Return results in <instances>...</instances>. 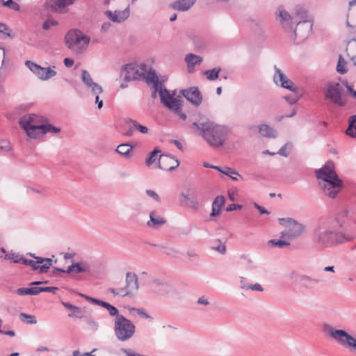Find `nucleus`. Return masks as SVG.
<instances>
[{"label":"nucleus","instance_id":"obj_1","mask_svg":"<svg viewBox=\"0 0 356 356\" xmlns=\"http://www.w3.org/2000/svg\"><path fill=\"white\" fill-rule=\"evenodd\" d=\"M356 235L334 229L325 221L319 222L312 232V241L319 248H328L353 241Z\"/></svg>","mask_w":356,"mask_h":356},{"label":"nucleus","instance_id":"obj_2","mask_svg":"<svg viewBox=\"0 0 356 356\" xmlns=\"http://www.w3.org/2000/svg\"><path fill=\"white\" fill-rule=\"evenodd\" d=\"M192 128L196 129V133L204 138L213 148H219L224 145L227 136L225 127L217 124L214 122L205 120L193 122Z\"/></svg>","mask_w":356,"mask_h":356},{"label":"nucleus","instance_id":"obj_3","mask_svg":"<svg viewBox=\"0 0 356 356\" xmlns=\"http://www.w3.org/2000/svg\"><path fill=\"white\" fill-rule=\"evenodd\" d=\"M316 176L320 181V185L325 195L334 198L343 187V182L334 171L332 161H327L316 171Z\"/></svg>","mask_w":356,"mask_h":356},{"label":"nucleus","instance_id":"obj_4","mask_svg":"<svg viewBox=\"0 0 356 356\" xmlns=\"http://www.w3.org/2000/svg\"><path fill=\"white\" fill-rule=\"evenodd\" d=\"M90 41V37L78 29L69 31L65 36L66 46L76 55L83 54L87 50Z\"/></svg>","mask_w":356,"mask_h":356},{"label":"nucleus","instance_id":"obj_5","mask_svg":"<svg viewBox=\"0 0 356 356\" xmlns=\"http://www.w3.org/2000/svg\"><path fill=\"white\" fill-rule=\"evenodd\" d=\"M323 331L329 335L340 346L356 353V338L343 330H337L328 323L323 325Z\"/></svg>","mask_w":356,"mask_h":356},{"label":"nucleus","instance_id":"obj_6","mask_svg":"<svg viewBox=\"0 0 356 356\" xmlns=\"http://www.w3.org/2000/svg\"><path fill=\"white\" fill-rule=\"evenodd\" d=\"M323 331L329 335L340 346L356 353V338L343 330H337L328 323L323 325Z\"/></svg>","mask_w":356,"mask_h":356},{"label":"nucleus","instance_id":"obj_7","mask_svg":"<svg viewBox=\"0 0 356 356\" xmlns=\"http://www.w3.org/2000/svg\"><path fill=\"white\" fill-rule=\"evenodd\" d=\"M47 119L43 116L30 113L22 116L19 123L31 138H38L41 136L42 130L36 129L44 125Z\"/></svg>","mask_w":356,"mask_h":356},{"label":"nucleus","instance_id":"obj_8","mask_svg":"<svg viewBox=\"0 0 356 356\" xmlns=\"http://www.w3.org/2000/svg\"><path fill=\"white\" fill-rule=\"evenodd\" d=\"M135 330L134 324L124 316L115 318L114 333L119 341H125L131 339L135 332Z\"/></svg>","mask_w":356,"mask_h":356},{"label":"nucleus","instance_id":"obj_9","mask_svg":"<svg viewBox=\"0 0 356 356\" xmlns=\"http://www.w3.org/2000/svg\"><path fill=\"white\" fill-rule=\"evenodd\" d=\"M138 287L137 275L135 273L128 272L126 274V286L124 287L119 289L109 288L108 291L115 296L126 297L135 293Z\"/></svg>","mask_w":356,"mask_h":356},{"label":"nucleus","instance_id":"obj_10","mask_svg":"<svg viewBox=\"0 0 356 356\" xmlns=\"http://www.w3.org/2000/svg\"><path fill=\"white\" fill-rule=\"evenodd\" d=\"M293 17L294 23L298 25V31H300L302 28L304 29V33L300 34V40L307 38L312 31V22L309 19L305 9L299 6H296Z\"/></svg>","mask_w":356,"mask_h":356},{"label":"nucleus","instance_id":"obj_11","mask_svg":"<svg viewBox=\"0 0 356 356\" xmlns=\"http://www.w3.org/2000/svg\"><path fill=\"white\" fill-rule=\"evenodd\" d=\"M147 72V65L140 64H126L122 67L120 76L126 81L143 79V76Z\"/></svg>","mask_w":356,"mask_h":356},{"label":"nucleus","instance_id":"obj_12","mask_svg":"<svg viewBox=\"0 0 356 356\" xmlns=\"http://www.w3.org/2000/svg\"><path fill=\"white\" fill-rule=\"evenodd\" d=\"M325 97L339 106H344L347 103L343 88L339 83H328L325 92Z\"/></svg>","mask_w":356,"mask_h":356},{"label":"nucleus","instance_id":"obj_13","mask_svg":"<svg viewBox=\"0 0 356 356\" xmlns=\"http://www.w3.org/2000/svg\"><path fill=\"white\" fill-rule=\"evenodd\" d=\"M25 65L40 80L47 81L56 75V67H43L37 63L26 60Z\"/></svg>","mask_w":356,"mask_h":356},{"label":"nucleus","instance_id":"obj_14","mask_svg":"<svg viewBox=\"0 0 356 356\" xmlns=\"http://www.w3.org/2000/svg\"><path fill=\"white\" fill-rule=\"evenodd\" d=\"M280 224L289 229L291 238H297L303 234L306 231V227L292 218H279Z\"/></svg>","mask_w":356,"mask_h":356},{"label":"nucleus","instance_id":"obj_15","mask_svg":"<svg viewBox=\"0 0 356 356\" xmlns=\"http://www.w3.org/2000/svg\"><path fill=\"white\" fill-rule=\"evenodd\" d=\"M274 70L275 74L273 76V81L276 85L288 89L292 92H298V88L294 85L292 81L288 79L286 74L280 68L275 65Z\"/></svg>","mask_w":356,"mask_h":356},{"label":"nucleus","instance_id":"obj_16","mask_svg":"<svg viewBox=\"0 0 356 356\" xmlns=\"http://www.w3.org/2000/svg\"><path fill=\"white\" fill-rule=\"evenodd\" d=\"M276 19L280 23L283 29L287 31H291L296 23H294L293 15H291L282 6H280L277 8Z\"/></svg>","mask_w":356,"mask_h":356},{"label":"nucleus","instance_id":"obj_17","mask_svg":"<svg viewBox=\"0 0 356 356\" xmlns=\"http://www.w3.org/2000/svg\"><path fill=\"white\" fill-rule=\"evenodd\" d=\"M29 255L35 259V260L31 259L29 262V266L33 270H39L40 273H43L47 272L52 266L53 261L50 258L36 257L31 253H30Z\"/></svg>","mask_w":356,"mask_h":356},{"label":"nucleus","instance_id":"obj_18","mask_svg":"<svg viewBox=\"0 0 356 356\" xmlns=\"http://www.w3.org/2000/svg\"><path fill=\"white\" fill-rule=\"evenodd\" d=\"M183 96L191 104L197 106L201 104L202 101V94L197 87L183 90L181 91Z\"/></svg>","mask_w":356,"mask_h":356},{"label":"nucleus","instance_id":"obj_19","mask_svg":"<svg viewBox=\"0 0 356 356\" xmlns=\"http://www.w3.org/2000/svg\"><path fill=\"white\" fill-rule=\"evenodd\" d=\"M179 165V161L173 156L170 155H160L159 156V165L161 169L172 171L176 169Z\"/></svg>","mask_w":356,"mask_h":356},{"label":"nucleus","instance_id":"obj_20","mask_svg":"<svg viewBox=\"0 0 356 356\" xmlns=\"http://www.w3.org/2000/svg\"><path fill=\"white\" fill-rule=\"evenodd\" d=\"M104 15L113 22L121 23L129 17V8L127 7L123 10H106L104 12Z\"/></svg>","mask_w":356,"mask_h":356},{"label":"nucleus","instance_id":"obj_21","mask_svg":"<svg viewBox=\"0 0 356 356\" xmlns=\"http://www.w3.org/2000/svg\"><path fill=\"white\" fill-rule=\"evenodd\" d=\"M73 3V0H47L44 6L52 11L63 13L66 12V6L72 5Z\"/></svg>","mask_w":356,"mask_h":356},{"label":"nucleus","instance_id":"obj_22","mask_svg":"<svg viewBox=\"0 0 356 356\" xmlns=\"http://www.w3.org/2000/svg\"><path fill=\"white\" fill-rule=\"evenodd\" d=\"M180 195L187 202L186 206L191 209L197 211L201 207L200 202L196 198L195 191L190 193V189H187L186 192H182Z\"/></svg>","mask_w":356,"mask_h":356},{"label":"nucleus","instance_id":"obj_23","mask_svg":"<svg viewBox=\"0 0 356 356\" xmlns=\"http://www.w3.org/2000/svg\"><path fill=\"white\" fill-rule=\"evenodd\" d=\"M159 97L161 102L168 109H172L174 108V105L180 101L179 99L174 97L172 95H170L165 87L160 89Z\"/></svg>","mask_w":356,"mask_h":356},{"label":"nucleus","instance_id":"obj_24","mask_svg":"<svg viewBox=\"0 0 356 356\" xmlns=\"http://www.w3.org/2000/svg\"><path fill=\"white\" fill-rule=\"evenodd\" d=\"M91 271L90 265L86 261H80L74 263L72 265L69 266L65 270V273H90Z\"/></svg>","mask_w":356,"mask_h":356},{"label":"nucleus","instance_id":"obj_25","mask_svg":"<svg viewBox=\"0 0 356 356\" xmlns=\"http://www.w3.org/2000/svg\"><path fill=\"white\" fill-rule=\"evenodd\" d=\"M166 223V220L158 214L156 211L149 213V220L147 222V226L152 229H159Z\"/></svg>","mask_w":356,"mask_h":356},{"label":"nucleus","instance_id":"obj_26","mask_svg":"<svg viewBox=\"0 0 356 356\" xmlns=\"http://www.w3.org/2000/svg\"><path fill=\"white\" fill-rule=\"evenodd\" d=\"M195 0H177L169 5L175 10L185 12L188 10L195 3Z\"/></svg>","mask_w":356,"mask_h":356},{"label":"nucleus","instance_id":"obj_27","mask_svg":"<svg viewBox=\"0 0 356 356\" xmlns=\"http://www.w3.org/2000/svg\"><path fill=\"white\" fill-rule=\"evenodd\" d=\"M346 25L348 27H354L356 26V0H353L349 2Z\"/></svg>","mask_w":356,"mask_h":356},{"label":"nucleus","instance_id":"obj_28","mask_svg":"<svg viewBox=\"0 0 356 356\" xmlns=\"http://www.w3.org/2000/svg\"><path fill=\"white\" fill-rule=\"evenodd\" d=\"M259 134L264 138H275L277 137L276 130L267 124H261L258 126Z\"/></svg>","mask_w":356,"mask_h":356},{"label":"nucleus","instance_id":"obj_29","mask_svg":"<svg viewBox=\"0 0 356 356\" xmlns=\"http://www.w3.org/2000/svg\"><path fill=\"white\" fill-rule=\"evenodd\" d=\"M299 282L302 287L307 289H314V286L320 282V280L306 275H302L299 276Z\"/></svg>","mask_w":356,"mask_h":356},{"label":"nucleus","instance_id":"obj_30","mask_svg":"<svg viewBox=\"0 0 356 356\" xmlns=\"http://www.w3.org/2000/svg\"><path fill=\"white\" fill-rule=\"evenodd\" d=\"M185 61L187 63L188 72L191 73L193 72L194 67L196 65L201 64L202 58L193 54H188L185 57Z\"/></svg>","mask_w":356,"mask_h":356},{"label":"nucleus","instance_id":"obj_31","mask_svg":"<svg viewBox=\"0 0 356 356\" xmlns=\"http://www.w3.org/2000/svg\"><path fill=\"white\" fill-rule=\"evenodd\" d=\"M143 80H145L146 83L149 86H159V84H162L158 78V76L152 68H149V70H147L145 76H143Z\"/></svg>","mask_w":356,"mask_h":356},{"label":"nucleus","instance_id":"obj_32","mask_svg":"<svg viewBox=\"0 0 356 356\" xmlns=\"http://www.w3.org/2000/svg\"><path fill=\"white\" fill-rule=\"evenodd\" d=\"M225 202V198L222 195H218L212 203V211L211 216H218L221 211L222 207L224 206Z\"/></svg>","mask_w":356,"mask_h":356},{"label":"nucleus","instance_id":"obj_33","mask_svg":"<svg viewBox=\"0 0 356 356\" xmlns=\"http://www.w3.org/2000/svg\"><path fill=\"white\" fill-rule=\"evenodd\" d=\"M36 129L42 130L41 131V136L47 133L57 134V133L60 132V128L58 127H55V126L51 124L50 123H49V121L47 119L44 125H41L40 127H38Z\"/></svg>","mask_w":356,"mask_h":356},{"label":"nucleus","instance_id":"obj_34","mask_svg":"<svg viewBox=\"0 0 356 356\" xmlns=\"http://www.w3.org/2000/svg\"><path fill=\"white\" fill-rule=\"evenodd\" d=\"M36 129L42 130L41 131V136L47 133L57 134V133L60 132V128L58 127H55V126L51 124L50 123H49V121L47 119L44 125H41L40 127H38Z\"/></svg>","mask_w":356,"mask_h":356},{"label":"nucleus","instance_id":"obj_35","mask_svg":"<svg viewBox=\"0 0 356 356\" xmlns=\"http://www.w3.org/2000/svg\"><path fill=\"white\" fill-rule=\"evenodd\" d=\"M346 134L353 138H356V114L349 117L348 127Z\"/></svg>","mask_w":356,"mask_h":356},{"label":"nucleus","instance_id":"obj_36","mask_svg":"<svg viewBox=\"0 0 356 356\" xmlns=\"http://www.w3.org/2000/svg\"><path fill=\"white\" fill-rule=\"evenodd\" d=\"M170 286L166 283L161 282L157 280L154 281L152 284V290L160 295H164Z\"/></svg>","mask_w":356,"mask_h":356},{"label":"nucleus","instance_id":"obj_37","mask_svg":"<svg viewBox=\"0 0 356 356\" xmlns=\"http://www.w3.org/2000/svg\"><path fill=\"white\" fill-rule=\"evenodd\" d=\"M296 27L293 31L291 32L290 35V40L296 44H300L306 38L303 40H300V34L304 33V29L302 28L300 31H298V25L296 24Z\"/></svg>","mask_w":356,"mask_h":356},{"label":"nucleus","instance_id":"obj_38","mask_svg":"<svg viewBox=\"0 0 356 356\" xmlns=\"http://www.w3.org/2000/svg\"><path fill=\"white\" fill-rule=\"evenodd\" d=\"M161 152V150L155 148L152 152H151L145 160V164L147 166L151 165L152 163L156 162V161H159V154Z\"/></svg>","mask_w":356,"mask_h":356},{"label":"nucleus","instance_id":"obj_39","mask_svg":"<svg viewBox=\"0 0 356 356\" xmlns=\"http://www.w3.org/2000/svg\"><path fill=\"white\" fill-rule=\"evenodd\" d=\"M221 71L220 67H215L211 70H207L204 72L207 79L209 81L216 80L219 77V74Z\"/></svg>","mask_w":356,"mask_h":356},{"label":"nucleus","instance_id":"obj_40","mask_svg":"<svg viewBox=\"0 0 356 356\" xmlns=\"http://www.w3.org/2000/svg\"><path fill=\"white\" fill-rule=\"evenodd\" d=\"M133 147L129 145L128 143H124L118 145L115 149L116 152L124 156H129V153L131 151Z\"/></svg>","mask_w":356,"mask_h":356},{"label":"nucleus","instance_id":"obj_41","mask_svg":"<svg viewBox=\"0 0 356 356\" xmlns=\"http://www.w3.org/2000/svg\"><path fill=\"white\" fill-rule=\"evenodd\" d=\"M337 71L341 74H344L348 71L346 67V62L341 55L339 57V60L337 65Z\"/></svg>","mask_w":356,"mask_h":356},{"label":"nucleus","instance_id":"obj_42","mask_svg":"<svg viewBox=\"0 0 356 356\" xmlns=\"http://www.w3.org/2000/svg\"><path fill=\"white\" fill-rule=\"evenodd\" d=\"M81 81L86 87L91 86L94 82L90 74L86 70L81 71Z\"/></svg>","mask_w":356,"mask_h":356},{"label":"nucleus","instance_id":"obj_43","mask_svg":"<svg viewBox=\"0 0 356 356\" xmlns=\"http://www.w3.org/2000/svg\"><path fill=\"white\" fill-rule=\"evenodd\" d=\"M19 319L22 321L26 322L29 324H36L37 320L35 316L27 314L25 313H21L19 314Z\"/></svg>","mask_w":356,"mask_h":356},{"label":"nucleus","instance_id":"obj_44","mask_svg":"<svg viewBox=\"0 0 356 356\" xmlns=\"http://www.w3.org/2000/svg\"><path fill=\"white\" fill-rule=\"evenodd\" d=\"M170 110L172 111L182 120H186V118H187L186 115L185 113H182V111H181V101H179L175 105H174V108H172Z\"/></svg>","mask_w":356,"mask_h":356},{"label":"nucleus","instance_id":"obj_45","mask_svg":"<svg viewBox=\"0 0 356 356\" xmlns=\"http://www.w3.org/2000/svg\"><path fill=\"white\" fill-rule=\"evenodd\" d=\"M222 174L229 176L233 180H238V177L241 178V176L231 168H225V172H222Z\"/></svg>","mask_w":356,"mask_h":356},{"label":"nucleus","instance_id":"obj_46","mask_svg":"<svg viewBox=\"0 0 356 356\" xmlns=\"http://www.w3.org/2000/svg\"><path fill=\"white\" fill-rule=\"evenodd\" d=\"M93 95H100L103 92L102 87L98 83L93 82L91 86L87 87Z\"/></svg>","mask_w":356,"mask_h":356},{"label":"nucleus","instance_id":"obj_47","mask_svg":"<svg viewBox=\"0 0 356 356\" xmlns=\"http://www.w3.org/2000/svg\"><path fill=\"white\" fill-rule=\"evenodd\" d=\"M242 289H251L252 291H256L261 292L264 291V288L260 284L256 283L254 284H243L241 286Z\"/></svg>","mask_w":356,"mask_h":356},{"label":"nucleus","instance_id":"obj_48","mask_svg":"<svg viewBox=\"0 0 356 356\" xmlns=\"http://www.w3.org/2000/svg\"><path fill=\"white\" fill-rule=\"evenodd\" d=\"M130 123L131 124L133 127H134L136 129H137L140 133H142V134L147 133L148 129L146 127L139 124L137 121L131 120Z\"/></svg>","mask_w":356,"mask_h":356},{"label":"nucleus","instance_id":"obj_49","mask_svg":"<svg viewBox=\"0 0 356 356\" xmlns=\"http://www.w3.org/2000/svg\"><path fill=\"white\" fill-rule=\"evenodd\" d=\"M268 243L273 246H277L279 248H284L285 246H289L290 243L283 240H275L271 239L268 241Z\"/></svg>","mask_w":356,"mask_h":356},{"label":"nucleus","instance_id":"obj_50","mask_svg":"<svg viewBox=\"0 0 356 356\" xmlns=\"http://www.w3.org/2000/svg\"><path fill=\"white\" fill-rule=\"evenodd\" d=\"M2 1L4 6L10 8L14 10H19L20 8L19 5L14 2L13 0H2Z\"/></svg>","mask_w":356,"mask_h":356},{"label":"nucleus","instance_id":"obj_51","mask_svg":"<svg viewBox=\"0 0 356 356\" xmlns=\"http://www.w3.org/2000/svg\"><path fill=\"white\" fill-rule=\"evenodd\" d=\"M106 309L108 310L111 316L115 317V318H118V316H122V314H119L118 309L111 304H108Z\"/></svg>","mask_w":356,"mask_h":356},{"label":"nucleus","instance_id":"obj_52","mask_svg":"<svg viewBox=\"0 0 356 356\" xmlns=\"http://www.w3.org/2000/svg\"><path fill=\"white\" fill-rule=\"evenodd\" d=\"M86 324L90 327L91 330L95 332L98 329L97 323L92 318H87L86 320Z\"/></svg>","mask_w":356,"mask_h":356},{"label":"nucleus","instance_id":"obj_53","mask_svg":"<svg viewBox=\"0 0 356 356\" xmlns=\"http://www.w3.org/2000/svg\"><path fill=\"white\" fill-rule=\"evenodd\" d=\"M58 25V22L54 19L49 18L47 19L42 25V29L44 30H48L51 28V26Z\"/></svg>","mask_w":356,"mask_h":356},{"label":"nucleus","instance_id":"obj_54","mask_svg":"<svg viewBox=\"0 0 356 356\" xmlns=\"http://www.w3.org/2000/svg\"><path fill=\"white\" fill-rule=\"evenodd\" d=\"M10 150L11 146L10 142L5 140L0 141V153L4 152H9Z\"/></svg>","mask_w":356,"mask_h":356},{"label":"nucleus","instance_id":"obj_55","mask_svg":"<svg viewBox=\"0 0 356 356\" xmlns=\"http://www.w3.org/2000/svg\"><path fill=\"white\" fill-rule=\"evenodd\" d=\"M145 193L149 197L153 198L156 202H161V198H160L159 195L154 191L151 190V189H147L145 191Z\"/></svg>","mask_w":356,"mask_h":356},{"label":"nucleus","instance_id":"obj_56","mask_svg":"<svg viewBox=\"0 0 356 356\" xmlns=\"http://www.w3.org/2000/svg\"><path fill=\"white\" fill-rule=\"evenodd\" d=\"M342 84L346 86L350 97L356 99V91L353 88L352 86L349 85L346 81H343Z\"/></svg>","mask_w":356,"mask_h":356},{"label":"nucleus","instance_id":"obj_57","mask_svg":"<svg viewBox=\"0 0 356 356\" xmlns=\"http://www.w3.org/2000/svg\"><path fill=\"white\" fill-rule=\"evenodd\" d=\"M218 242L219 243V245L216 247H213L212 248L219 252L220 254H224L226 252V246L225 243H222L220 240H218Z\"/></svg>","mask_w":356,"mask_h":356},{"label":"nucleus","instance_id":"obj_58","mask_svg":"<svg viewBox=\"0 0 356 356\" xmlns=\"http://www.w3.org/2000/svg\"><path fill=\"white\" fill-rule=\"evenodd\" d=\"M165 86L163 84H159V86H152V97L155 99L157 97V93L159 94L160 89L163 88Z\"/></svg>","mask_w":356,"mask_h":356},{"label":"nucleus","instance_id":"obj_59","mask_svg":"<svg viewBox=\"0 0 356 356\" xmlns=\"http://www.w3.org/2000/svg\"><path fill=\"white\" fill-rule=\"evenodd\" d=\"M62 305L67 309L72 310L77 313L81 312V309L79 307H76V306L70 304V302H62Z\"/></svg>","mask_w":356,"mask_h":356},{"label":"nucleus","instance_id":"obj_60","mask_svg":"<svg viewBox=\"0 0 356 356\" xmlns=\"http://www.w3.org/2000/svg\"><path fill=\"white\" fill-rule=\"evenodd\" d=\"M21 257L22 256H20L19 254H16L15 253H13V254H6L5 259H8V260H10V261H11L12 262H13L15 264H17V262L15 261L18 260L19 257Z\"/></svg>","mask_w":356,"mask_h":356},{"label":"nucleus","instance_id":"obj_61","mask_svg":"<svg viewBox=\"0 0 356 356\" xmlns=\"http://www.w3.org/2000/svg\"><path fill=\"white\" fill-rule=\"evenodd\" d=\"M16 292L19 296L31 295L30 288H19Z\"/></svg>","mask_w":356,"mask_h":356},{"label":"nucleus","instance_id":"obj_62","mask_svg":"<svg viewBox=\"0 0 356 356\" xmlns=\"http://www.w3.org/2000/svg\"><path fill=\"white\" fill-rule=\"evenodd\" d=\"M289 145V143H286L285 145H284L280 149V150L278 151L277 154L282 156H284V157H286L289 156V152L286 151V148H287V146Z\"/></svg>","mask_w":356,"mask_h":356},{"label":"nucleus","instance_id":"obj_63","mask_svg":"<svg viewBox=\"0 0 356 356\" xmlns=\"http://www.w3.org/2000/svg\"><path fill=\"white\" fill-rule=\"evenodd\" d=\"M42 292H51L53 293H55L58 289L55 286H46V287H41Z\"/></svg>","mask_w":356,"mask_h":356},{"label":"nucleus","instance_id":"obj_64","mask_svg":"<svg viewBox=\"0 0 356 356\" xmlns=\"http://www.w3.org/2000/svg\"><path fill=\"white\" fill-rule=\"evenodd\" d=\"M9 29L8 27L3 23H0V33L6 34L8 36H10V33H8Z\"/></svg>","mask_w":356,"mask_h":356}]
</instances>
